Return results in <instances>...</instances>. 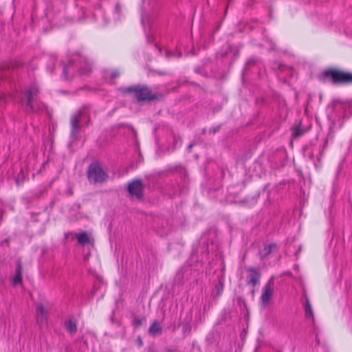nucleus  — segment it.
<instances>
[{"mask_svg": "<svg viewBox=\"0 0 352 352\" xmlns=\"http://www.w3.org/2000/svg\"><path fill=\"white\" fill-rule=\"evenodd\" d=\"M38 88L36 84H31L25 91L19 94H3L0 98L1 103H7L11 101L25 102L27 111L29 112H38L43 111L44 104L37 99Z\"/></svg>", "mask_w": 352, "mask_h": 352, "instance_id": "f257e3e1", "label": "nucleus"}, {"mask_svg": "<svg viewBox=\"0 0 352 352\" xmlns=\"http://www.w3.org/2000/svg\"><path fill=\"white\" fill-rule=\"evenodd\" d=\"M91 66L85 58L78 57L76 60L69 61L63 69V76L65 80H69L74 73L78 70L81 75H86L91 72Z\"/></svg>", "mask_w": 352, "mask_h": 352, "instance_id": "f03ea898", "label": "nucleus"}, {"mask_svg": "<svg viewBox=\"0 0 352 352\" xmlns=\"http://www.w3.org/2000/svg\"><path fill=\"white\" fill-rule=\"evenodd\" d=\"M123 94H133L138 102L151 101L157 98L156 94H152L148 87L146 85H135L120 89Z\"/></svg>", "mask_w": 352, "mask_h": 352, "instance_id": "7ed1b4c3", "label": "nucleus"}, {"mask_svg": "<svg viewBox=\"0 0 352 352\" xmlns=\"http://www.w3.org/2000/svg\"><path fill=\"white\" fill-rule=\"evenodd\" d=\"M87 175L88 181L93 184H102L109 178L107 170L98 162H93L89 165Z\"/></svg>", "mask_w": 352, "mask_h": 352, "instance_id": "20e7f679", "label": "nucleus"}, {"mask_svg": "<svg viewBox=\"0 0 352 352\" xmlns=\"http://www.w3.org/2000/svg\"><path fill=\"white\" fill-rule=\"evenodd\" d=\"M324 76L330 78L333 84H352V73L336 69H329L323 72Z\"/></svg>", "mask_w": 352, "mask_h": 352, "instance_id": "39448f33", "label": "nucleus"}, {"mask_svg": "<svg viewBox=\"0 0 352 352\" xmlns=\"http://www.w3.org/2000/svg\"><path fill=\"white\" fill-rule=\"evenodd\" d=\"M279 247L275 243L266 244L259 250L258 254L261 258L265 259L271 257L278 256Z\"/></svg>", "mask_w": 352, "mask_h": 352, "instance_id": "423d86ee", "label": "nucleus"}, {"mask_svg": "<svg viewBox=\"0 0 352 352\" xmlns=\"http://www.w3.org/2000/svg\"><path fill=\"white\" fill-rule=\"evenodd\" d=\"M214 246V245L213 243L208 245V247H207L208 252H201L200 256L197 255V254H198L197 250H196L195 251H193L190 256V262L191 263H206L207 261H206L205 258H206L208 257V256L209 255V254H210L209 251L213 250Z\"/></svg>", "mask_w": 352, "mask_h": 352, "instance_id": "0eeeda50", "label": "nucleus"}, {"mask_svg": "<svg viewBox=\"0 0 352 352\" xmlns=\"http://www.w3.org/2000/svg\"><path fill=\"white\" fill-rule=\"evenodd\" d=\"M144 186L140 180H134L128 185V191L132 195H135L138 199L142 197Z\"/></svg>", "mask_w": 352, "mask_h": 352, "instance_id": "6e6552de", "label": "nucleus"}, {"mask_svg": "<svg viewBox=\"0 0 352 352\" xmlns=\"http://www.w3.org/2000/svg\"><path fill=\"white\" fill-rule=\"evenodd\" d=\"M273 282L272 280L268 281L263 287L262 294L261 296V301L263 305H267L272 296L273 293Z\"/></svg>", "mask_w": 352, "mask_h": 352, "instance_id": "1a4fd4ad", "label": "nucleus"}, {"mask_svg": "<svg viewBox=\"0 0 352 352\" xmlns=\"http://www.w3.org/2000/svg\"><path fill=\"white\" fill-rule=\"evenodd\" d=\"M261 274L258 270L253 267L247 270V283L254 287L260 283Z\"/></svg>", "mask_w": 352, "mask_h": 352, "instance_id": "9d476101", "label": "nucleus"}, {"mask_svg": "<svg viewBox=\"0 0 352 352\" xmlns=\"http://www.w3.org/2000/svg\"><path fill=\"white\" fill-rule=\"evenodd\" d=\"M47 314L43 305H38L36 307V322L43 327L47 324Z\"/></svg>", "mask_w": 352, "mask_h": 352, "instance_id": "9b49d317", "label": "nucleus"}, {"mask_svg": "<svg viewBox=\"0 0 352 352\" xmlns=\"http://www.w3.org/2000/svg\"><path fill=\"white\" fill-rule=\"evenodd\" d=\"M75 238L77 239L78 244L82 246L94 244L93 238L86 232H81L76 234Z\"/></svg>", "mask_w": 352, "mask_h": 352, "instance_id": "f8f14e48", "label": "nucleus"}, {"mask_svg": "<svg viewBox=\"0 0 352 352\" xmlns=\"http://www.w3.org/2000/svg\"><path fill=\"white\" fill-rule=\"evenodd\" d=\"M80 116V113H77L74 116H72L70 120V124H71V127H72L71 133L74 136L76 135V133L80 128V126L78 124Z\"/></svg>", "mask_w": 352, "mask_h": 352, "instance_id": "ddd939ff", "label": "nucleus"}, {"mask_svg": "<svg viewBox=\"0 0 352 352\" xmlns=\"http://www.w3.org/2000/svg\"><path fill=\"white\" fill-rule=\"evenodd\" d=\"M65 327L70 334L77 332V322L74 319H68L65 322Z\"/></svg>", "mask_w": 352, "mask_h": 352, "instance_id": "4468645a", "label": "nucleus"}, {"mask_svg": "<svg viewBox=\"0 0 352 352\" xmlns=\"http://www.w3.org/2000/svg\"><path fill=\"white\" fill-rule=\"evenodd\" d=\"M148 332L150 335L156 336L162 333V329L160 324L157 321H154L149 327Z\"/></svg>", "mask_w": 352, "mask_h": 352, "instance_id": "2eb2a0df", "label": "nucleus"}, {"mask_svg": "<svg viewBox=\"0 0 352 352\" xmlns=\"http://www.w3.org/2000/svg\"><path fill=\"white\" fill-rule=\"evenodd\" d=\"M305 317L314 321V313L311 302L308 298H306L305 305Z\"/></svg>", "mask_w": 352, "mask_h": 352, "instance_id": "dca6fc26", "label": "nucleus"}, {"mask_svg": "<svg viewBox=\"0 0 352 352\" xmlns=\"http://www.w3.org/2000/svg\"><path fill=\"white\" fill-rule=\"evenodd\" d=\"M23 269L21 265H18L16 270V274L13 278L12 283L14 285H21L22 283V273Z\"/></svg>", "mask_w": 352, "mask_h": 352, "instance_id": "f3484780", "label": "nucleus"}, {"mask_svg": "<svg viewBox=\"0 0 352 352\" xmlns=\"http://www.w3.org/2000/svg\"><path fill=\"white\" fill-rule=\"evenodd\" d=\"M151 19L152 18L147 14H142V25L144 29V31H146V28H148V30L151 28Z\"/></svg>", "mask_w": 352, "mask_h": 352, "instance_id": "a211bd4d", "label": "nucleus"}, {"mask_svg": "<svg viewBox=\"0 0 352 352\" xmlns=\"http://www.w3.org/2000/svg\"><path fill=\"white\" fill-rule=\"evenodd\" d=\"M303 133H304V131H302V129H301V127L300 126L295 127L292 130V136L294 138H297L300 137Z\"/></svg>", "mask_w": 352, "mask_h": 352, "instance_id": "6ab92c4d", "label": "nucleus"}, {"mask_svg": "<svg viewBox=\"0 0 352 352\" xmlns=\"http://www.w3.org/2000/svg\"><path fill=\"white\" fill-rule=\"evenodd\" d=\"M56 60V58L54 54H51L50 56V63H49V65H47V68L51 73L53 72Z\"/></svg>", "mask_w": 352, "mask_h": 352, "instance_id": "aec40b11", "label": "nucleus"}, {"mask_svg": "<svg viewBox=\"0 0 352 352\" xmlns=\"http://www.w3.org/2000/svg\"><path fill=\"white\" fill-rule=\"evenodd\" d=\"M341 106L342 108L345 109L349 107V104H340L338 101H333V108L336 109Z\"/></svg>", "mask_w": 352, "mask_h": 352, "instance_id": "412c9836", "label": "nucleus"}, {"mask_svg": "<svg viewBox=\"0 0 352 352\" xmlns=\"http://www.w3.org/2000/svg\"><path fill=\"white\" fill-rule=\"evenodd\" d=\"M119 76V72L116 70L112 71L111 74V78H115Z\"/></svg>", "mask_w": 352, "mask_h": 352, "instance_id": "4be33fe9", "label": "nucleus"}, {"mask_svg": "<svg viewBox=\"0 0 352 352\" xmlns=\"http://www.w3.org/2000/svg\"><path fill=\"white\" fill-rule=\"evenodd\" d=\"M133 322L135 326H140L142 324L141 320L139 318H135Z\"/></svg>", "mask_w": 352, "mask_h": 352, "instance_id": "5701e85b", "label": "nucleus"}, {"mask_svg": "<svg viewBox=\"0 0 352 352\" xmlns=\"http://www.w3.org/2000/svg\"><path fill=\"white\" fill-rule=\"evenodd\" d=\"M147 42L151 43L153 41V36L152 34L146 35Z\"/></svg>", "mask_w": 352, "mask_h": 352, "instance_id": "b1692460", "label": "nucleus"}, {"mask_svg": "<svg viewBox=\"0 0 352 352\" xmlns=\"http://www.w3.org/2000/svg\"><path fill=\"white\" fill-rule=\"evenodd\" d=\"M115 10L118 14L121 11V6L119 3L116 5Z\"/></svg>", "mask_w": 352, "mask_h": 352, "instance_id": "393cba45", "label": "nucleus"}, {"mask_svg": "<svg viewBox=\"0 0 352 352\" xmlns=\"http://www.w3.org/2000/svg\"><path fill=\"white\" fill-rule=\"evenodd\" d=\"M217 292H218V294H222V292H223V285H219L217 287Z\"/></svg>", "mask_w": 352, "mask_h": 352, "instance_id": "a878e982", "label": "nucleus"}, {"mask_svg": "<svg viewBox=\"0 0 352 352\" xmlns=\"http://www.w3.org/2000/svg\"><path fill=\"white\" fill-rule=\"evenodd\" d=\"M254 60L250 59V60H249L247 62L246 65H247V66H248V65H250L251 64H254Z\"/></svg>", "mask_w": 352, "mask_h": 352, "instance_id": "bb28decb", "label": "nucleus"}, {"mask_svg": "<svg viewBox=\"0 0 352 352\" xmlns=\"http://www.w3.org/2000/svg\"><path fill=\"white\" fill-rule=\"evenodd\" d=\"M192 146H193V144H190L188 145V151H190V149L192 148Z\"/></svg>", "mask_w": 352, "mask_h": 352, "instance_id": "cd10ccee", "label": "nucleus"}, {"mask_svg": "<svg viewBox=\"0 0 352 352\" xmlns=\"http://www.w3.org/2000/svg\"><path fill=\"white\" fill-rule=\"evenodd\" d=\"M171 54H172V53H171L170 52H166V56H167L168 58V57H170V55H171Z\"/></svg>", "mask_w": 352, "mask_h": 352, "instance_id": "c85d7f7f", "label": "nucleus"}, {"mask_svg": "<svg viewBox=\"0 0 352 352\" xmlns=\"http://www.w3.org/2000/svg\"><path fill=\"white\" fill-rule=\"evenodd\" d=\"M181 55H182V54H181V53H179L178 56H179V57H180V56H181Z\"/></svg>", "mask_w": 352, "mask_h": 352, "instance_id": "c756f323", "label": "nucleus"}]
</instances>
